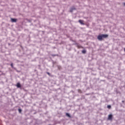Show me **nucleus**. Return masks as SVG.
Listing matches in <instances>:
<instances>
[{"label": "nucleus", "mask_w": 125, "mask_h": 125, "mask_svg": "<svg viewBox=\"0 0 125 125\" xmlns=\"http://www.w3.org/2000/svg\"><path fill=\"white\" fill-rule=\"evenodd\" d=\"M108 34H102L101 35H98L97 39L99 41H102L103 39H106V38H108Z\"/></svg>", "instance_id": "1"}, {"label": "nucleus", "mask_w": 125, "mask_h": 125, "mask_svg": "<svg viewBox=\"0 0 125 125\" xmlns=\"http://www.w3.org/2000/svg\"><path fill=\"white\" fill-rule=\"evenodd\" d=\"M75 44L77 47H78V48H83V46H82L81 45L79 44V43H76Z\"/></svg>", "instance_id": "2"}, {"label": "nucleus", "mask_w": 125, "mask_h": 125, "mask_svg": "<svg viewBox=\"0 0 125 125\" xmlns=\"http://www.w3.org/2000/svg\"><path fill=\"white\" fill-rule=\"evenodd\" d=\"M112 119H113V115L112 114H109L108 115V120L111 121Z\"/></svg>", "instance_id": "3"}, {"label": "nucleus", "mask_w": 125, "mask_h": 125, "mask_svg": "<svg viewBox=\"0 0 125 125\" xmlns=\"http://www.w3.org/2000/svg\"><path fill=\"white\" fill-rule=\"evenodd\" d=\"M79 22L80 23V24H81V25H84V23H83V21L82 20H80L79 21Z\"/></svg>", "instance_id": "4"}, {"label": "nucleus", "mask_w": 125, "mask_h": 125, "mask_svg": "<svg viewBox=\"0 0 125 125\" xmlns=\"http://www.w3.org/2000/svg\"><path fill=\"white\" fill-rule=\"evenodd\" d=\"M11 22H17V19H11Z\"/></svg>", "instance_id": "5"}, {"label": "nucleus", "mask_w": 125, "mask_h": 125, "mask_svg": "<svg viewBox=\"0 0 125 125\" xmlns=\"http://www.w3.org/2000/svg\"><path fill=\"white\" fill-rule=\"evenodd\" d=\"M16 86L18 88H20V87H21V84H20V83H17Z\"/></svg>", "instance_id": "6"}, {"label": "nucleus", "mask_w": 125, "mask_h": 125, "mask_svg": "<svg viewBox=\"0 0 125 125\" xmlns=\"http://www.w3.org/2000/svg\"><path fill=\"white\" fill-rule=\"evenodd\" d=\"M78 91L79 93H83V92L82 91L81 89H78Z\"/></svg>", "instance_id": "7"}, {"label": "nucleus", "mask_w": 125, "mask_h": 125, "mask_svg": "<svg viewBox=\"0 0 125 125\" xmlns=\"http://www.w3.org/2000/svg\"><path fill=\"white\" fill-rule=\"evenodd\" d=\"M58 69H59V70H61V69H62V67H61V66L58 65Z\"/></svg>", "instance_id": "8"}, {"label": "nucleus", "mask_w": 125, "mask_h": 125, "mask_svg": "<svg viewBox=\"0 0 125 125\" xmlns=\"http://www.w3.org/2000/svg\"><path fill=\"white\" fill-rule=\"evenodd\" d=\"M82 53H83V54L86 53V51H85V50H83L82 51Z\"/></svg>", "instance_id": "9"}, {"label": "nucleus", "mask_w": 125, "mask_h": 125, "mask_svg": "<svg viewBox=\"0 0 125 125\" xmlns=\"http://www.w3.org/2000/svg\"><path fill=\"white\" fill-rule=\"evenodd\" d=\"M66 116H67V117H68L69 118H71V115H70L69 113H66Z\"/></svg>", "instance_id": "10"}, {"label": "nucleus", "mask_w": 125, "mask_h": 125, "mask_svg": "<svg viewBox=\"0 0 125 125\" xmlns=\"http://www.w3.org/2000/svg\"><path fill=\"white\" fill-rule=\"evenodd\" d=\"M107 108H108V109H111V105H108L107 106Z\"/></svg>", "instance_id": "11"}, {"label": "nucleus", "mask_w": 125, "mask_h": 125, "mask_svg": "<svg viewBox=\"0 0 125 125\" xmlns=\"http://www.w3.org/2000/svg\"><path fill=\"white\" fill-rule=\"evenodd\" d=\"M74 9H75V8H71L70 10V12H73V10H74Z\"/></svg>", "instance_id": "12"}, {"label": "nucleus", "mask_w": 125, "mask_h": 125, "mask_svg": "<svg viewBox=\"0 0 125 125\" xmlns=\"http://www.w3.org/2000/svg\"><path fill=\"white\" fill-rule=\"evenodd\" d=\"M18 111H19V113H21V112H22V110L21 109H20V108H19L18 109Z\"/></svg>", "instance_id": "13"}, {"label": "nucleus", "mask_w": 125, "mask_h": 125, "mask_svg": "<svg viewBox=\"0 0 125 125\" xmlns=\"http://www.w3.org/2000/svg\"><path fill=\"white\" fill-rule=\"evenodd\" d=\"M51 56H53V57H54L55 56H57V55L52 54V55H51Z\"/></svg>", "instance_id": "14"}, {"label": "nucleus", "mask_w": 125, "mask_h": 125, "mask_svg": "<svg viewBox=\"0 0 125 125\" xmlns=\"http://www.w3.org/2000/svg\"><path fill=\"white\" fill-rule=\"evenodd\" d=\"M11 67H12V68H13V63H11Z\"/></svg>", "instance_id": "15"}, {"label": "nucleus", "mask_w": 125, "mask_h": 125, "mask_svg": "<svg viewBox=\"0 0 125 125\" xmlns=\"http://www.w3.org/2000/svg\"><path fill=\"white\" fill-rule=\"evenodd\" d=\"M47 75H48V76H50V73H49V72H47Z\"/></svg>", "instance_id": "16"}, {"label": "nucleus", "mask_w": 125, "mask_h": 125, "mask_svg": "<svg viewBox=\"0 0 125 125\" xmlns=\"http://www.w3.org/2000/svg\"><path fill=\"white\" fill-rule=\"evenodd\" d=\"M123 4L125 6V3H124Z\"/></svg>", "instance_id": "17"}, {"label": "nucleus", "mask_w": 125, "mask_h": 125, "mask_svg": "<svg viewBox=\"0 0 125 125\" xmlns=\"http://www.w3.org/2000/svg\"><path fill=\"white\" fill-rule=\"evenodd\" d=\"M124 51L125 52V49H124Z\"/></svg>", "instance_id": "18"}]
</instances>
